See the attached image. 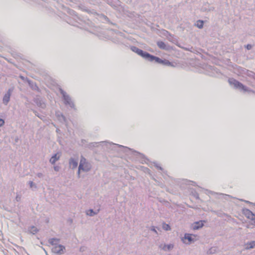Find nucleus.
Instances as JSON below:
<instances>
[{"instance_id":"1","label":"nucleus","mask_w":255,"mask_h":255,"mask_svg":"<svg viewBox=\"0 0 255 255\" xmlns=\"http://www.w3.org/2000/svg\"><path fill=\"white\" fill-rule=\"evenodd\" d=\"M92 168V165L90 162L83 156H81L80 164L78 167V175L80 177V171L88 172Z\"/></svg>"},{"instance_id":"2","label":"nucleus","mask_w":255,"mask_h":255,"mask_svg":"<svg viewBox=\"0 0 255 255\" xmlns=\"http://www.w3.org/2000/svg\"><path fill=\"white\" fill-rule=\"evenodd\" d=\"M60 92L62 95L64 104L66 106H69L72 109H75L74 103L70 96L67 94V93L62 89H60Z\"/></svg>"},{"instance_id":"3","label":"nucleus","mask_w":255,"mask_h":255,"mask_svg":"<svg viewBox=\"0 0 255 255\" xmlns=\"http://www.w3.org/2000/svg\"><path fill=\"white\" fill-rule=\"evenodd\" d=\"M228 82L231 85L234 86L235 88L239 89L241 91L246 92L248 91V88L245 86L234 78H229Z\"/></svg>"},{"instance_id":"4","label":"nucleus","mask_w":255,"mask_h":255,"mask_svg":"<svg viewBox=\"0 0 255 255\" xmlns=\"http://www.w3.org/2000/svg\"><path fill=\"white\" fill-rule=\"evenodd\" d=\"M65 248L61 245H57L54 246L52 249V252L56 254L61 255L64 253Z\"/></svg>"},{"instance_id":"5","label":"nucleus","mask_w":255,"mask_h":255,"mask_svg":"<svg viewBox=\"0 0 255 255\" xmlns=\"http://www.w3.org/2000/svg\"><path fill=\"white\" fill-rule=\"evenodd\" d=\"M130 49L132 51L137 53L138 55L140 56L142 58L146 59V58L147 57V55L148 54V52L144 51L136 46H132L130 47Z\"/></svg>"},{"instance_id":"6","label":"nucleus","mask_w":255,"mask_h":255,"mask_svg":"<svg viewBox=\"0 0 255 255\" xmlns=\"http://www.w3.org/2000/svg\"><path fill=\"white\" fill-rule=\"evenodd\" d=\"M192 234L186 233L185 234L184 237L182 238V241L186 244H190L193 243L195 242V240L192 237ZM193 236L195 237V235H193Z\"/></svg>"},{"instance_id":"7","label":"nucleus","mask_w":255,"mask_h":255,"mask_svg":"<svg viewBox=\"0 0 255 255\" xmlns=\"http://www.w3.org/2000/svg\"><path fill=\"white\" fill-rule=\"evenodd\" d=\"M13 91L12 88H10L8 90L7 92L4 95L2 102L4 105H7L10 100V98L11 95V93Z\"/></svg>"},{"instance_id":"8","label":"nucleus","mask_w":255,"mask_h":255,"mask_svg":"<svg viewBox=\"0 0 255 255\" xmlns=\"http://www.w3.org/2000/svg\"><path fill=\"white\" fill-rule=\"evenodd\" d=\"M243 214L248 219L254 220L255 218V215L250 210L245 208L243 209Z\"/></svg>"},{"instance_id":"9","label":"nucleus","mask_w":255,"mask_h":255,"mask_svg":"<svg viewBox=\"0 0 255 255\" xmlns=\"http://www.w3.org/2000/svg\"><path fill=\"white\" fill-rule=\"evenodd\" d=\"M145 60L150 62H153L154 61L155 62L159 64H160V63L161 62V59L158 57L151 55L149 53H148L147 55V57Z\"/></svg>"},{"instance_id":"10","label":"nucleus","mask_w":255,"mask_h":255,"mask_svg":"<svg viewBox=\"0 0 255 255\" xmlns=\"http://www.w3.org/2000/svg\"><path fill=\"white\" fill-rule=\"evenodd\" d=\"M190 183H194V182L191 181H188L185 179L181 180L180 179H178V180H176V184H180V187L183 188H185V185L189 184Z\"/></svg>"},{"instance_id":"11","label":"nucleus","mask_w":255,"mask_h":255,"mask_svg":"<svg viewBox=\"0 0 255 255\" xmlns=\"http://www.w3.org/2000/svg\"><path fill=\"white\" fill-rule=\"evenodd\" d=\"M204 221H199L194 222L192 225V229L194 230H198L204 226Z\"/></svg>"},{"instance_id":"12","label":"nucleus","mask_w":255,"mask_h":255,"mask_svg":"<svg viewBox=\"0 0 255 255\" xmlns=\"http://www.w3.org/2000/svg\"><path fill=\"white\" fill-rule=\"evenodd\" d=\"M174 245L170 244L169 245L161 244L159 246V248L164 251H170L174 248Z\"/></svg>"},{"instance_id":"13","label":"nucleus","mask_w":255,"mask_h":255,"mask_svg":"<svg viewBox=\"0 0 255 255\" xmlns=\"http://www.w3.org/2000/svg\"><path fill=\"white\" fill-rule=\"evenodd\" d=\"M60 156H61V154L60 153L58 152V153L54 154L50 159L49 162L52 164H54L55 163V162L60 159Z\"/></svg>"},{"instance_id":"14","label":"nucleus","mask_w":255,"mask_h":255,"mask_svg":"<svg viewBox=\"0 0 255 255\" xmlns=\"http://www.w3.org/2000/svg\"><path fill=\"white\" fill-rule=\"evenodd\" d=\"M70 167L72 169H74L77 167L78 159L74 158H70L69 160Z\"/></svg>"},{"instance_id":"15","label":"nucleus","mask_w":255,"mask_h":255,"mask_svg":"<svg viewBox=\"0 0 255 255\" xmlns=\"http://www.w3.org/2000/svg\"><path fill=\"white\" fill-rule=\"evenodd\" d=\"M34 102L36 103V104L38 107L42 109H44L46 107L45 104L43 101V100L40 98H37L36 99H35Z\"/></svg>"},{"instance_id":"16","label":"nucleus","mask_w":255,"mask_h":255,"mask_svg":"<svg viewBox=\"0 0 255 255\" xmlns=\"http://www.w3.org/2000/svg\"><path fill=\"white\" fill-rule=\"evenodd\" d=\"M100 212V209H98L96 210H93V209H89V210L86 211V214L90 217H93L99 213Z\"/></svg>"},{"instance_id":"17","label":"nucleus","mask_w":255,"mask_h":255,"mask_svg":"<svg viewBox=\"0 0 255 255\" xmlns=\"http://www.w3.org/2000/svg\"><path fill=\"white\" fill-rule=\"evenodd\" d=\"M157 45L161 49L168 50L169 49V46L167 45L163 41H157Z\"/></svg>"},{"instance_id":"18","label":"nucleus","mask_w":255,"mask_h":255,"mask_svg":"<svg viewBox=\"0 0 255 255\" xmlns=\"http://www.w3.org/2000/svg\"><path fill=\"white\" fill-rule=\"evenodd\" d=\"M38 231L39 230L34 226H31L28 228V232L33 235L36 234Z\"/></svg>"},{"instance_id":"19","label":"nucleus","mask_w":255,"mask_h":255,"mask_svg":"<svg viewBox=\"0 0 255 255\" xmlns=\"http://www.w3.org/2000/svg\"><path fill=\"white\" fill-rule=\"evenodd\" d=\"M28 83L30 87L32 90H36V91H39V88L38 87V86H37L35 82H34L31 80H28Z\"/></svg>"},{"instance_id":"20","label":"nucleus","mask_w":255,"mask_h":255,"mask_svg":"<svg viewBox=\"0 0 255 255\" xmlns=\"http://www.w3.org/2000/svg\"><path fill=\"white\" fill-rule=\"evenodd\" d=\"M246 249L247 250L252 249L255 247V241H253L250 242H248L246 244Z\"/></svg>"},{"instance_id":"21","label":"nucleus","mask_w":255,"mask_h":255,"mask_svg":"<svg viewBox=\"0 0 255 255\" xmlns=\"http://www.w3.org/2000/svg\"><path fill=\"white\" fill-rule=\"evenodd\" d=\"M59 242V239H58L56 238H51V239H49V240H48L49 243L54 246H55L57 245H58Z\"/></svg>"},{"instance_id":"22","label":"nucleus","mask_w":255,"mask_h":255,"mask_svg":"<svg viewBox=\"0 0 255 255\" xmlns=\"http://www.w3.org/2000/svg\"><path fill=\"white\" fill-rule=\"evenodd\" d=\"M160 64L165 66L174 67L173 63L166 59H161V62L160 63Z\"/></svg>"},{"instance_id":"23","label":"nucleus","mask_w":255,"mask_h":255,"mask_svg":"<svg viewBox=\"0 0 255 255\" xmlns=\"http://www.w3.org/2000/svg\"><path fill=\"white\" fill-rule=\"evenodd\" d=\"M100 17L102 18H103L105 21H106L108 23H110V24H113V25H115V24L113 23L112 22H111L110 20L109 19V18L106 16V15H105L104 14H101L100 15Z\"/></svg>"},{"instance_id":"24","label":"nucleus","mask_w":255,"mask_h":255,"mask_svg":"<svg viewBox=\"0 0 255 255\" xmlns=\"http://www.w3.org/2000/svg\"><path fill=\"white\" fill-rule=\"evenodd\" d=\"M204 21L201 20H198L196 21V25L199 28H202L203 26Z\"/></svg>"},{"instance_id":"25","label":"nucleus","mask_w":255,"mask_h":255,"mask_svg":"<svg viewBox=\"0 0 255 255\" xmlns=\"http://www.w3.org/2000/svg\"><path fill=\"white\" fill-rule=\"evenodd\" d=\"M162 227L163 229L165 231H167L171 230L170 226L168 224H166L165 223H162Z\"/></svg>"},{"instance_id":"26","label":"nucleus","mask_w":255,"mask_h":255,"mask_svg":"<svg viewBox=\"0 0 255 255\" xmlns=\"http://www.w3.org/2000/svg\"><path fill=\"white\" fill-rule=\"evenodd\" d=\"M143 171L145 172V173H146L148 174H149L150 176H152L151 174V172H150V170L149 168H148L147 167H143Z\"/></svg>"},{"instance_id":"27","label":"nucleus","mask_w":255,"mask_h":255,"mask_svg":"<svg viewBox=\"0 0 255 255\" xmlns=\"http://www.w3.org/2000/svg\"><path fill=\"white\" fill-rule=\"evenodd\" d=\"M153 164L154 165V166L159 170L163 171V169L160 166H159L156 162H153Z\"/></svg>"},{"instance_id":"28","label":"nucleus","mask_w":255,"mask_h":255,"mask_svg":"<svg viewBox=\"0 0 255 255\" xmlns=\"http://www.w3.org/2000/svg\"><path fill=\"white\" fill-rule=\"evenodd\" d=\"M28 184L31 188H33V187L36 188V185L32 181H29Z\"/></svg>"},{"instance_id":"29","label":"nucleus","mask_w":255,"mask_h":255,"mask_svg":"<svg viewBox=\"0 0 255 255\" xmlns=\"http://www.w3.org/2000/svg\"><path fill=\"white\" fill-rule=\"evenodd\" d=\"M68 12L72 15H76L75 14V12L72 9H69Z\"/></svg>"},{"instance_id":"30","label":"nucleus","mask_w":255,"mask_h":255,"mask_svg":"<svg viewBox=\"0 0 255 255\" xmlns=\"http://www.w3.org/2000/svg\"><path fill=\"white\" fill-rule=\"evenodd\" d=\"M58 117H59V119L60 120H63L64 121H65V117L63 115H58Z\"/></svg>"},{"instance_id":"31","label":"nucleus","mask_w":255,"mask_h":255,"mask_svg":"<svg viewBox=\"0 0 255 255\" xmlns=\"http://www.w3.org/2000/svg\"><path fill=\"white\" fill-rule=\"evenodd\" d=\"M150 230L154 232L156 234H158L157 231L155 229V227L154 226H151L150 227Z\"/></svg>"},{"instance_id":"32","label":"nucleus","mask_w":255,"mask_h":255,"mask_svg":"<svg viewBox=\"0 0 255 255\" xmlns=\"http://www.w3.org/2000/svg\"><path fill=\"white\" fill-rule=\"evenodd\" d=\"M37 177H38L39 178H43V177H44V174H43V173H40V172H39V173H38L37 174Z\"/></svg>"},{"instance_id":"33","label":"nucleus","mask_w":255,"mask_h":255,"mask_svg":"<svg viewBox=\"0 0 255 255\" xmlns=\"http://www.w3.org/2000/svg\"><path fill=\"white\" fill-rule=\"evenodd\" d=\"M60 169V167L59 166H54V169L56 171H58Z\"/></svg>"},{"instance_id":"34","label":"nucleus","mask_w":255,"mask_h":255,"mask_svg":"<svg viewBox=\"0 0 255 255\" xmlns=\"http://www.w3.org/2000/svg\"><path fill=\"white\" fill-rule=\"evenodd\" d=\"M215 249L214 248H212L209 250L208 252L211 254H212V253H214L215 252Z\"/></svg>"},{"instance_id":"35","label":"nucleus","mask_w":255,"mask_h":255,"mask_svg":"<svg viewBox=\"0 0 255 255\" xmlns=\"http://www.w3.org/2000/svg\"><path fill=\"white\" fill-rule=\"evenodd\" d=\"M4 124V121L3 120L0 119V127H2Z\"/></svg>"},{"instance_id":"36","label":"nucleus","mask_w":255,"mask_h":255,"mask_svg":"<svg viewBox=\"0 0 255 255\" xmlns=\"http://www.w3.org/2000/svg\"><path fill=\"white\" fill-rule=\"evenodd\" d=\"M252 46L251 45V44H248L247 46H246V48L248 50H250L252 48Z\"/></svg>"},{"instance_id":"37","label":"nucleus","mask_w":255,"mask_h":255,"mask_svg":"<svg viewBox=\"0 0 255 255\" xmlns=\"http://www.w3.org/2000/svg\"><path fill=\"white\" fill-rule=\"evenodd\" d=\"M194 196L196 198V199H199V195L197 193H195L194 194Z\"/></svg>"},{"instance_id":"38","label":"nucleus","mask_w":255,"mask_h":255,"mask_svg":"<svg viewBox=\"0 0 255 255\" xmlns=\"http://www.w3.org/2000/svg\"><path fill=\"white\" fill-rule=\"evenodd\" d=\"M15 199H16V200L17 201H19V200H20V197H19L18 195H17V196H16Z\"/></svg>"},{"instance_id":"39","label":"nucleus","mask_w":255,"mask_h":255,"mask_svg":"<svg viewBox=\"0 0 255 255\" xmlns=\"http://www.w3.org/2000/svg\"><path fill=\"white\" fill-rule=\"evenodd\" d=\"M99 142H93L91 143V144H93V146H96L98 144Z\"/></svg>"},{"instance_id":"40","label":"nucleus","mask_w":255,"mask_h":255,"mask_svg":"<svg viewBox=\"0 0 255 255\" xmlns=\"http://www.w3.org/2000/svg\"><path fill=\"white\" fill-rule=\"evenodd\" d=\"M247 203H250V204H252V203H251L250 201H245Z\"/></svg>"},{"instance_id":"41","label":"nucleus","mask_w":255,"mask_h":255,"mask_svg":"<svg viewBox=\"0 0 255 255\" xmlns=\"http://www.w3.org/2000/svg\"><path fill=\"white\" fill-rule=\"evenodd\" d=\"M119 146L120 147H124V148H127V147H124V146H122V145H119Z\"/></svg>"},{"instance_id":"42","label":"nucleus","mask_w":255,"mask_h":255,"mask_svg":"<svg viewBox=\"0 0 255 255\" xmlns=\"http://www.w3.org/2000/svg\"><path fill=\"white\" fill-rule=\"evenodd\" d=\"M153 179H154V180H155V179L154 178V177H152Z\"/></svg>"}]
</instances>
